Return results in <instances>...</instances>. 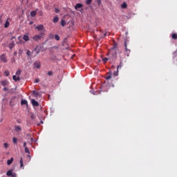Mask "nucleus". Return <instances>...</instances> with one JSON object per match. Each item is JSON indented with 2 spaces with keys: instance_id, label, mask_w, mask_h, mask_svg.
I'll list each match as a JSON object with an SVG mask.
<instances>
[{
  "instance_id": "obj_1",
  "label": "nucleus",
  "mask_w": 177,
  "mask_h": 177,
  "mask_svg": "<svg viewBox=\"0 0 177 177\" xmlns=\"http://www.w3.org/2000/svg\"><path fill=\"white\" fill-rule=\"evenodd\" d=\"M118 50V44L116 42H114L113 46L111 48V50L110 53L109 54V57H104L103 58V62L104 64L107 63L108 60H110L111 62H114L117 59V51Z\"/></svg>"
},
{
  "instance_id": "obj_2",
  "label": "nucleus",
  "mask_w": 177,
  "mask_h": 177,
  "mask_svg": "<svg viewBox=\"0 0 177 177\" xmlns=\"http://www.w3.org/2000/svg\"><path fill=\"white\" fill-rule=\"evenodd\" d=\"M82 8H83V4H82V3H77L75 7V10H79L80 12L83 11Z\"/></svg>"
},
{
  "instance_id": "obj_3",
  "label": "nucleus",
  "mask_w": 177,
  "mask_h": 177,
  "mask_svg": "<svg viewBox=\"0 0 177 177\" xmlns=\"http://www.w3.org/2000/svg\"><path fill=\"white\" fill-rule=\"evenodd\" d=\"M40 53V49L38 48V47L35 48L32 52V55H35V57H36L37 55H38Z\"/></svg>"
},
{
  "instance_id": "obj_4",
  "label": "nucleus",
  "mask_w": 177,
  "mask_h": 177,
  "mask_svg": "<svg viewBox=\"0 0 177 177\" xmlns=\"http://www.w3.org/2000/svg\"><path fill=\"white\" fill-rule=\"evenodd\" d=\"M41 36L39 35H36L32 37V39L34 41H39V40H41Z\"/></svg>"
},
{
  "instance_id": "obj_5",
  "label": "nucleus",
  "mask_w": 177,
  "mask_h": 177,
  "mask_svg": "<svg viewBox=\"0 0 177 177\" xmlns=\"http://www.w3.org/2000/svg\"><path fill=\"white\" fill-rule=\"evenodd\" d=\"M121 64H122V63H120V65L118 66L116 71H115L113 73V75H114L115 77H118V74H119V71L118 70L122 68V65Z\"/></svg>"
},
{
  "instance_id": "obj_6",
  "label": "nucleus",
  "mask_w": 177,
  "mask_h": 177,
  "mask_svg": "<svg viewBox=\"0 0 177 177\" xmlns=\"http://www.w3.org/2000/svg\"><path fill=\"white\" fill-rule=\"evenodd\" d=\"M0 59H1V60L3 63H7V62H8L7 57H6V55H5L4 54L1 55Z\"/></svg>"
},
{
  "instance_id": "obj_7",
  "label": "nucleus",
  "mask_w": 177,
  "mask_h": 177,
  "mask_svg": "<svg viewBox=\"0 0 177 177\" xmlns=\"http://www.w3.org/2000/svg\"><path fill=\"white\" fill-rule=\"evenodd\" d=\"M1 84L3 86H8V85H9V81L7 80H2V81L1 82Z\"/></svg>"
},
{
  "instance_id": "obj_8",
  "label": "nucleus",
  "mask_w": 177,
  "mask_h": 177,
  "mask_svg": "<svg viewBox=\"0 0 177 177\" xmlns=\"http://www.w3.org/2000/svg\"><path fill=\"white\" fill-rule=\"evenodd\" d=\"M31 102H32V104L33 106H35V107L39 106V102L37 101H36L35 99H32Z\"/></svg>"
},
{
  "instance_id": "obj_9",
  "label": "nucleus",
  "mask_w": 177,
  "mask_h": 177,
  "mask_svg": "<svg viewBox=\"0 0 177 177\" xmlns=\"http://www.w3.org/2000/svg\"><path fill=\"white\" fill-rule=\"evenodd\" d=\"M38 31H42L44 29V26L42 24H39L38 25L36 28H35Z\"/></svg>"
},
{
  "instance_id": "obj_10",
  "label": "nucleus",
  "mask_w": 177,
  "mask_h": 177,
  "mask_svg": "<svg viewBox=\"0 0 177 177\" xmlns=\"http://www.w3.org/2000/svg\"><path fill=\"white\" fill-rule=\"evenodd\" d=\"M124 51L126 52V53H127V56H129V54L131 53V50L127 48V45L126 42L124 43Z\"/></svg>"
},
{
  "instance_id": "obj_11",
  "label": "nucleus",
  "mask_w": 177,
  "mask_h": 177,
  "mask_svg": "<svg viewBox=\"0 0 177 177\" xmlns=\"http://www.w3.org/2000/svg\"><path fill=\"white\" fill-rule=\"evenodd\" d=\"M15 46V41H12V42L9 44V48L12 50Z\"/></svg>"
},
{
  "instance_id": "obj_12",
  "label": "nucleus",
  "mask_w": 177,
  "mask_h": 177,
  "mask_svg": "<svg viewBox=\"0 0 177 177\" xmlns=\"http://www.w3.org/2000/svg\"><path fill=\"white\" fill-rule=\"evenodd\" d=\"M111 78H112V72H111V71H109V72L108 73V76L106 77V80H111Z\"/></svg>"
},
{
  "instance_id": "obj_13",
  "label": "nucleus",
  "mask_w": 177,
  "mask_h": 177,
  "mask_svg": "<svg viewBox=\"0 0 177 177\" xmlns=\"http://www.w3.org/2000/svg\"><path fill=\"white\" fill-rule=\"evenodd\" d=\"M34 66H35V68L39 69L40 66H41V64H40V63L39 62H35L34 63Z\"/></svg>"
},
{
  "instance_id": "obj_14",
  "label": "nucleus",
  "mask_w": 177,
  "mask_h": 177,
  "mask_svg": "<svg viewBox=\"0 0 177 177\" xmlns=\"http://www.w3.org/2000/svg\"><path fill=\"white\" fill-rule=\"evenodd\" d=\"M13 161H14V158L13 157H12L10 159H8L7 160V165H10L13 162Z\"/></svg>"
},
{
  "instance_id": "obj_15",
  "label": "nucleus",
  "mask_w": 177,
  "mask_h": 177,
  "mask_svg": "<svg viewBox=\"0 0 177 177\" xmlns=\"http://www.w3.org/2000/svg\"><path fill=\"white\" fill-rule=\"evenodd\" d=\"M120 7L122 8V9H127V4L126 2H123V3H122V5L120 6Z\"/></svg>"
},
{
  "instance_id": "obj_16",
  "label": "nucleus",
  "mask_w": 177,
  "mask_h": 177,
  "mask_svg": "<svg viewBox=\"0 0 177 177\" xmlns=\"http://www.w3.org/2000/svg\"><path fill=\"white\" fill-rule=\"evenodd\" d=\"M15 131H17V132H20V131H21V127L20 126L16 125V126H15Z\"/></svg>"
},
{
  "instance_id": "obj_17",
  "label": "nucleus",
  "mask_w": 177,
  "mask_h": 177,
  "mask_svg": "<svg viewBox=\"0 0 177 177\" xmlns=\"http://www.w3.org/2000/svg\"><path fill=\"white\" fill-rule=\"evenodd\" d=\"M12 79H13V80L15 81V82L20 81V77H18V76L17 77L16 75H13Z\"/></svg>"
},
{
  "instance_id": "obj_18",
  "label": "nucleus",
  "mask_w": 177,
  "mask_h": 177,
  "mask_svg": "<svg viewBox=\"0 0 177 177\" xmlns=\"http://www.w3.org/2000/svg\"><path fill=\"white\" fill-rule=\"evenodd\" d=\"M12 171H13V170L12 169H10V170H8V171H7V173H6V175L8 176H12Z\"/></svg>"
},
{
  "instance_id": "obj_19",
  "label": "nucleus",
  "mask_w": 177,
  "mask_h": 177,
  "mask_svg": "<svg viewBox=\"0 0 177 177\" xmlns=\"http://www.w3.org/2000/svg\"><path fill=\"white\" fill-rule=\"evenodd\" d=\"M58 21H59V17L57 16V17H54V19H53V22L54 23V24H57V23H58Z\"/></svg>"
},
{
  "instance_id": "obj_20",
  "label": "nucleus",
  "mask_w": 177,
  "mask_h": 177,
  "mask_svg": "<svg viewBox=\"0 0 177 177\" xmlns=\"http://www.w3.org/2000/svg\"><path fill=\"white\" fill-rule=\"evenodd\" d=\"M23 39L25 41H29V37L27 35H24Z\"/></svg>"
},
{
  "instance_id": "obj_21",
  "label": "nucleus",
  "mask_w": 177,
  "mask_h": 177,
  "mask_svg": "<svg viewBox=\"0 0 177 177\" xmlns=\"http://www.w3.org/2000/svg\"><path fill=\"white\" fill-rule=\"evenodd\" d=\"M36 15H37V12L35 10H33V11L31 12L30 16L32 17H35Z\"/></svg>"
},
{
  "instance_id": "obj_22",
  "label": "nucleus",
  "mask_w": 177,
  "mask_h": 177,
  "mask_svg": "<svg viewBox=\"0 0 177 177\" xmlns=\"http://www.w3.org/2000/svg\"><path fill=\"white\" fill-rule=\"evenodd\" d=\"M171 38L174 39V40H176L177 39V34L176 33H173L171 35Z\"/></svg>"
},
{
  "instance_id": "obj_23",
  "label": "nucleus",
  "mask_w": 177,
  "mask_h": 177,
  "mask_svg": "<svg viewBox=\"0 0 177 177\" xmlns=\"http://www.w3.org/2000/svg\"><path fill=\"white\" fill-rule=\"evenodd\" d=\"M12 142L14 145H17V138L16 137H13Z\"/></svg>"
},
{
  "instance_id": "obj_24",
  "label": "nucleus",
  "mask_w": 177,
  "mask_h": 177,
  "mask_svg": "<svg viewBox=\"0 0 177 177\" xmlns=\"http://www.w3.org/2000/svg\"><path fill=\"white\" fill-rule=\"evenodd\" d=\"M28 104V102L26 100H21V105H26Z\"/></svg>"
},
{
  "instance_id": "obj_25",
  "label": "nucleus",
  "mask_w": 177,
  "mask_h": 177,
  "mask_svg": "<svg viewBox=\"0 0 177 177\" xmlns=\"http://www.w3.org/2000/svg\"><path fill=\"white\" fill-rule=\"evenodd\" d=\"M92 1H93V0H86V4L87 6H90L91 4Z\"/></svg>"
},
{
  "instance_id": "obj_26",
  "label": "nucleus",
  "mask_w": 177,
  "mask_h": 177,
  "mask_svg": "<svg viewBox=\"0 0 177 177\" xmlns=\"http://www.w3.org/2000/svg\"><path fill=\"white\" fill-rule=\"evenodd\" d=\"M9 25H10V22L8 21H6L4 25L5 28H8L9 27Z\"/></svg>"
},
{
  "instance_id": "obj_27",
  "label": "nucleus",
  "mask_w": 177,
  "mask_h": 177,
  "mask_svg": "<svg viewBox=\"0 0 177 177\" xmlns=\"http://www.w3.org/2000/svg\"><path fill=\"white\" fill-rule=\"evenodd\" d=\"M61 25L62 27H64L66 26V21L62 19L61 21Z\"/></svg>"
},
{
  "instance_id": "obj_28",
  "label": "nucleus",
  "mask_w": 177,
  "mask_h": 177,
  "mask_svg": "<svg viewBox=\"0 0 177 177\" xmlns=\"http://www.w3.org/2000/svg\"><path fill=\"white\" fill-rule=\"evenodd\" d=\"M24 168V163H23V158H21V160H20V168Z\"/></svg>"
},
{
  "instance_id": "obj_29",
  "label": "nucleus",
  "mask_w": 177,
  "mask_h": 177,
  "mask_svg": "<svg viewBox=\"0 0 177 177\" xmlns=\"http://www.w3.org/2000/svg\"><path fill=\"white\" fill-rule=\"evenodd\" d=\"M21 71L20 69H19V70L17 71V73H16V75H17V77H19V75H21Z\"/></svg>"
},
{
  "instance_id": "obj_30",
  "label": "nucleus",
  "mask_w": 177,
  "mask_h": 177,
  "mask_svg": "<svg viewBox=\"0 0 177 177\" xmlns=\"http://www.w3.org/2000/svg\"><path fill=\"white\" fill-rule=\"evenodd\" d=\"M3 147H4V148H5L6 149H7L9 147L8 143L5 142V143L3 144Z\"/></svg>"
},
{
  "instance_id": "obj_31",
  "label": "nucleus",
  "mask_w": 177,
  "mask_h": 177,
  "mask_svg": "<svg viewBox=\"0 0 177 177\" xmlns=\"http://www.w3.org/2000/svg\"><path fill=\"white\" fill-rule=\"evenodd\" d=\"M30 118H31L32 120H35V119L36 118L35 115L34 113H31Z\"/></svg>"
},
{
  "instance_id": "obj_32",
  "label": "nucleus",
  "mask_w": 177,
  "mask_h": 177,
  "mask_svg": "<svg viewBox=\"0 0 177 177\" xmlns=\"http://www.w3.org/2000/svg\"><path fill=\"white\" fill-rule=\"evenodd\" d=\"M25 151H26V153L30 154L29 149L27 147H25Z\"/></svg>"
},
{
  "instance_id": "obj_33",
  "label": "nucleus",
  "mask_w": 177,
  "mask_h": 177,
  "mask_svg": "<svg viewBox=\"0 0 177 177\" xmlns=\"http://www.w3.org/2000/svg\"><path fill=\"white\" fill-rule=\"evenodd\" d=\"M55 40H57V41L60 40V37L58 35H55Z\"/></svg>"
},
{
  "instance_id": "obj_34",
  "label": "nucleus",
  "mask_w": 177,
  "mask_h": 177,
  "mask_svg": "<svg viewBox=\"0 0 177 177\" xmlns=\"http://www.w3.org/2000/svg\"><path fill=\"white\" fill-rule=\"evenodd\" d=\"M33 94L36 96L39 95V93L38 91H33Z\"/></svg>"
},
{
  "instance_id": "obj_35",
  "label": "nucleus",
  "mask_w": 177,
  "mask_h": 177,
  "mask_svg": "<svg viewBox=\"0 0 177 177\" xmlns=\"http://www.w3.org/2000/svg\"><path fill=\"white\" fill-rule=\"evenodd\" d=\"M5 75H6V77H8V76L10 75V72H9V71H5Z\"/></svg>"
},
{
  "instance_id": "obj_36",
  "label": "nucleus",
  "mask_w": 177,
  "mask_h": 177,
  "mask_svg": "<svg viewBox=\"0 0 177 177\" xmlns=\"http://www.w3.org/2000/svg\"><path fill=\"white\" fill-rule=\"evenodd\" d=\"M53 73L52 71H50L48 72V75L53 76Z\"/></svg>"
},
{
  "instance_id": "obj_37",
  "label": "nucleus",
  "mask_w": 177,
  "mask_h": 177,
  "mask_svg": "<svg viewBox=\"0 0 177 177\" xmlns=\"http://www.w3.org/2000/svg\"><path fill=\"white\" fill-rule=\"evenodd\" d=\"M55 12L56 14L59 13V10L57 8H55Z\"/></svg>"
},
{
  "instance_id": "obj_38",
  "label": "nucleus",
  "mask_w": 177,
  "mask_h": 177,
  "mask_svg": "<svg viewBox=\"0 0 177 177\" xmlns=\"http://www.w3.org/2000/svg\"><path fill=\"white\" fill-rule=\"evenodd\" d=\"M97 3H98L99 6L102 4V0H97Z\"/></svg>"
},
{
  "instance_id": "obj_39",
  "label": "nucleus",
  "mask_w": 177,
  "mask_h": 177,
  "mask_svg": "<svg viewBox=\"0 0 177 177\" xmlns=\"http://www.w3.org/2000/svg\"><path fill=\"white\" fill-rule=\"evenodd\" d=\"M27 55L28 56H30L31 55V52L29 50H27Z\"/></svg>"
},
{
  "instance_id": "obj_40",
  "label": "nucleus",
  "mask_w": 177,
  "mask_h": 177,
  "mask_svg": "<svg viewBox=\"0 0 177 177\" xmlns=\"http://www.w3.org/2000/svg\"><path fill=\"white\" fill-rule=\"evenodd\" d=\"M39 80L38 78L35 79V84H37V83H39Z\"/></svg>"
},
{
  "instance_id": "obj_41",
  "label": "nucleus",
  "mask_w": 177,
  "mask_h": 177,
  "mask_svg": "<svg viewBox=\"0 0 177 177\" xmlns=\"http://www.w3.org/2000/svg\"><path fill=\"white\" fill-rule=\"evenodd\" d=\"M39 36H41L42 38V37L44 36V32H40Z\"/></svg>"
},
{
  "instance_id": "obj_42",
  "label": "nucleus",
  "mask_w": 177,
  "mask_h": 177,
  "mask_svg": "<svg viewBox=\"0 0 177 177\" xmlns=\"http://www.w3.org/2000/svg\"><path fill=\"white\" fill-rule=\"evenodd\" d=\"M8 91V88H7V87L3 88V91Z\"/></svg>"
},
{
  "instance_id": "obj_43",
  "label": "nucleus",
  "mask_w": 177,
  "mask_h": 177,
  "mask_svg": "<svg viewBox=\"0 0 177 177\" xmlns=\"http://www.w3.org/2000/svg\"><path fill=\"white\" fill-rule=\"evenodd\" d=\"M11 177H16V175L15 173H13L12 175H10Z\"/></svg>"
},
{
  "instance_id": "obj_44",
  "label": "nucleus",
  "mask_w": 177,
  "mask_h": 177,
  "mask_svg": "<svg viewBox=\"0 0 177 177\" xmlns=\"http://www.w3.org/2000/svg\"><path fill=\"white\" fill-rule=\"evenodd\" d=\"M24 148L26 147V142H24Z\"/></svg>"
},
{
  "instance_id": "obj_45",
  "label": "nucleus",
  "mask_w": 177,
  "mask_h": 177,
  "mask_svg": "<svg viewBox=\"0 0 177 177\" xmlns=\"http://www.w3.org/2000/svg\"><path fill=\"white\" fill-rule=\"evenodd\" d=\"M2 23V17H0V24Z\"/></svg>"
},
{
  "instance_id": "obj_46",
  "label": "nucleus",
  "mask_w": 177,
  "mask_h": 177,
  "mask_svg": "<svg viewBox=\"0 0 177 177\" xmlns=\"http://www.w3.org/2000/svg\"><path fill=\"white\" fill-rule=\"evenodd\" d=\"M33 24H34L33 21H30V26L32 25Z\"/></svg>"
},
{
  "instance_id": "obj_47",
  "label": "nucleus",
  "mask_w": 177,
  "mask_h": 177,
  "mask_svg": "<svg viewBox=\"0 0 177 177\" xmlns=\"http://www.w3.org/2000/svg\"><path fill=\"white\" fill-rule=\"evenodd\" d=\"M13 39H15V37H12V38H11V40L12 41Z\"/></svg>"
},
{
  "instance_id": "obj_48",
  "label": "nucleus",
  "mask_w": 177,
  "mask_h": 177,
  "mask_svg": "<svg viewBox=\"0 0 177 177\" xmlns=\"http://www.w3.org/2000/svg\"><path fill=\"white\" fill-rule=\"evenodd\" d=\"M28 158H30V156L29 154L28 155Z\"/></svg>"
},
{
  "instance_id": "obj_49",
  "label": "nucleus",
  "mask_w": 177,
  "mask_h": 177,
  "mask_svg": "<svg viewBox=\"0 0 177 177\" xmlns=\"http://www.w3.org/2000/svg\"><path fill=\"white\" fill-rule=\"evenodd\" d=\"M10 106H12V101H10Z\"/></svg>"
},
{
  "instance_id": "obj_50",
  "label": "nucleus",
  "mask_w": 177,
  "mask_h": 177,
  "mask_svg": "<svg viewBox=\"0 0 177 177\" xmlns=\"http://www.w3.org/2000/svg\"><path fill=\"white\" fill-rule=\"evenodd\" d=\"M31 140H32V141L33 140V138H31Z\"/></svg>"
},
{
  "instance_id": "obj_51",
  "label": "nucleus",
  "mask_w": 177,
  "mask_h": 177,
  "mask_svg": "<svg viewBox=\"0 0 177 177\" xmlns=\"http://www.w3.org/2000/svg\"><path fill=\"white\" fill-rule=\"evenodd\" d=\"M2 2V0H0V3H1Z\"/></svg>"
},
{
  "instance_id": "obj_52",
  "label": "nucleus",
  "mask_w": 177,
  "mask_h": 177,
  "mask_svg": "<svg viewBox=\"0 0 177 177\" xmlns=\"http://www.w3.org/2000/svg\"><path fill=\"white\" fill-rule=\"evenodd\" d=\"M106 34H104V37H106Z\"/></svg>"
},
{
  "instance_id": "obj_53",
  "label": "nucleus",
  "mask_w": 177,
  "mask_h": 177,
  "mask_svg": "<svg viewBox=\"0 0 177 177\" xmlns=\"http://www.w3.org/2000/svg\"><path fill=\"white\" fill-rule=\"evenodd\" d=\"M21 39V37H19V39Z\"/></svg>"
},
{
  "instance_id": "obj_54",
  "label": "nucleus",
  "mask_w": 177,
  "mask_h": 177,
  "mask_svg": "<svg viewBox=\"0 0 177 177\" xmlns=\"http://www.w3.org/2000/svg\"><path fill=\"white\" fill-rule=\"evenodd\" d=\"M41 123L43 124V121H41Z\"/></svg>"
}]
</instances>
